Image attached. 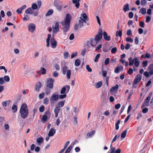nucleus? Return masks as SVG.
<instances>
[{
    "label": "nucleus",
    "mask_w": 153,
    "mask_h": 153,
    "mask_svg": "<svg viewBox=\"0 0 153 153\" xmlns=\"http://www.w3.org/2000/svg\"><path fill=\"white\" fill-rule=\"evenodd\" d=\"M151 18L150 16H147L146 18V22L147 23H149L151 21Z\"/></svg>",
    "instance_id": "obj_49"
},
{
    "label": "nucleus",
    "mask_w": 153,
    "mask_h": 153,
    "mask_svg": "<svg viewBox=\"0 0 153 153\" xmlns=\"http://www.w3.org/2000/svg\"><path fill=\"white\" fill-rule=\"evenodd\" d=\"M20 115L23 119H25L28 116L29 114L28 108L26 103L22 104L19 110Z\"/></svg>",
    "instance_id": "obj_2"
},
{
    "label": "nucleus",
    "mask_w": 153,
    "mask_h": 153,
    "mask_svg": "<svg viewBox=\"0 0 153 153\" xmlns=\"http://www.w3.org/2000/svg\"><path fill=\"white\" fill-rule=\"evenodd\" d=\"M119 85H116L115 86L111 88L110 89V91L114 92L115 90H117L118 88Z\"/></svg>",
    "instance_id": "obj_25"
},
{
    "label": "nucleus",
    "mask_w": 153,
    "mask_h": 153,
    "mask_svg": "<svg viewBox=\"0 0 153 153\" xmlns=\"http://www.w3.org/2000/svg\"><path fill=\"white\" fill-rule=\"evenodd\" d=\"M3 79L4 81L6 82H9L10 80L9 77L8 76L6 75H5L4 76Z\"/></svg>",
    "instance_id": "obj_42"
},
{
    "label": "nucleus",
    "mask_w": 153,
    "mask_h": 153,
    "mask_svg": "<svg viewBox=\"0 0 153 153\" xmlns=\"http://www.w3.org/2000/svg\"><path fill=\"white\" fill-rule=\"evenodd\" d=\"M56 130L54 129V128H51L49 131L48 134V136L49 137L53 136L54 134L56 133Z\"/></svg>",
    "instance_id": "obj_14"
},
{
    "label": "nucleus",
    "mask_w": 153,
    "mask_h": 153,
    "mask_svg": "<svg viewBox=\"0 0 153 153\" xmlns=\"http://www.w3.org/2000/svg\"><path fill=\"white\" fill-rule=\"evenodd\" d=\"M102 82L101 81H99L97 83L96 85V88H100L102 85Z\"/></svg>",
    "instance_id": "obj_34"
},
{
    "label": "nucleus",
    "mask_w": 153,
    "mask_h": 153,
    "mask_svg": "<svg viewBox=\"0 0 153 153\" xmlns=\"http://www.w3.org/2000/svg\"><path fill=\"white\" fill-rule=\"evenodd\" d=\"M24 17L23 18V20L24 21H27L29 20V17L27 15H24Z\"/></svg>",
    "instance_id": "obj_51"
},
{
    "label": "nucleus",
    "mask_w": 153,
    "mask_h": 153,
    "mask_svg": "<svg viewBox=\"0 0 153 153\" xmlns=\"http://www.w3.org/2000/svg\"><path fill=\"white\" fill-rule=\"evenodd\" d=\"M38 7L37 5L36 4L33 3L32 5V8L33 10H36Z\"/></svg>",
    "instance_id": "obj_46"
},
{
    "label": "nucleus",
    "mask_w": 153,
    "mask_h": 153,
    "mask_svg": "<svg viewBox=\"0 0 153 153\" xmlns=\"http://www.w3.org/2000/svg\"><path fill=\"white\" fill-rule=\"evenodd\" d=\"M117 51V48L116 47H114L112 48L111 50V52L113 53H116Z\"/></svg>",
    "instance_id": "obj_58"
},
{
    "label": "nucleus",
    "mask_w": 153,
    "mask_h": 153,
    "mask_svg": "<svg viewBox=\"0 0 153 153\" xmlns=\"http://www.w3.org/2000/svg\"><path fill=\"white\" fill-rule=\"evenodd\" d=\"M51 46L53 48H55L57 45V42L54 37H52L51 40Z\"/></svg>",
    "instance_id": "obj_9"
},
{
    "label": "nucleus",
    "mask_w": 153,
    "mask_h": 153,
    "mask_svg": "<svg viewBox=\"0 0 153 153\" xmlns=\"http://www.w3.org/2000/svg\"><path fill=\"white\" fill-rule=\"evenodd\" d=\"M141 78L142 76L141 75L138 74L137 75L133 82V85L134 86V85H136L137 83L139 82L141 80Z\"/></svg>",
    "instance_id": "obj_7"
},
{
    "label": "nucleus",
    "mask_w": 153,
    "mask_h": 153,
    "mask_svg": "<svg viewBox=\"0 0 153 153\" xmlns=\"http://www.w3.org/2000/svg\"><path fill=\"white\" fill-rule=\"evenodd\" d=\"M54 82V80L52 78H49L47 80L46 85L47 86L49 87V88H53V85Z\"/></svg>",
    "instance_id": "obj_4"
},
{
    "label": "nucleus",
    "mask_w": 153,
    "mask_h": 153,
    "mask_svg": "<svg viewBox=\"0 0 153 153\" xmlns=\"http://www.w3.org/2000/svg\"><path fill=\"white\" fill-rule=\"evenodd\" d=\"M72 2L73 3L75 4V6L77 8H78L80 5V4L78 2L77 0H73Z\"/></svg>",
    "instance_id": "obj_26"
},
{
    "label": "nucleus",
    "mask_w": 153,
    "mask_h": 153,
    "mask_svg": "<svg viewBox=\"0 0 153 153\" xmlns=\"http://www.w3.org/2000/svg\"><path fill=\"white\" fill-rule=\"evenodd\" d=\"M133 72V70L131 68H130L129 69L127 73L129 74H132Z\"/></svg>",
    "instance_id": "obj_64"
},
{
    "label": "nucleus",
    "mask_w": 153,
    "mask_h": 153,
    "mask_svg": "<svg viewBox=\"0 0 153 153\" xmlns=\"http://www.w3.org/2000/svg\"><path fill=\"white\" fill-rule=\"evenodd\" d=\"M45 96V93L43 92L41 94H40L39 95V98L40 99H41L44 97Z\"/></svg>",
    "instance_id": "obj_54"
},
{
    "label": "nucleus",
    "mask_w": 153,
    "mask_h": 153,
    "mask_svg": "<svg viewBox=\"0 0 153 153\" xmlns=\"http://www.w3.org/2000/svg\"><path fill=\"white\" fill-rule=\"evenodd\" d=\"M66 90V87H63L62 88V89L60 91L61 94H64Z\"/></svg>",
    "instance_id": "obj_55"
},
{
    "label": "nucleus",
    "mask_w": 153,
    "mask_h": 153,
    "mask_svg": "<svg viewBox=\"0 0 153 153\" xmlns=\"http://www.w3.org/2000/svg\"><path fill=\"white\" fill-rule=\"evenodd\" d=\"M67 96L66 94H64L63 95H59V98L60 99H63L65 98Z\"/></svg>",
    "instance_id": "obj_61"
},
{
    "label": "nucleus",
    "mask_w": 153,
    "mask_h": 153,
    "mask_svg": "<svg viewBox=\"0 0 153 153\" xmlns=\"http://www.w3.org/2000/svg\"><path fill=\"white\" fill-rule=\"evenodd\" d=\"M147 3V1L146 0H142L141 1V5L144 6Z\"/></svg>",
    "instance_id": "obj_48"
},
{
    "label": "nucleus",
    "mask_w": 153,
    "mask_h": 153,
    "mask_svg": "<svg viewBox=\"0 0 153 153\" xmlns=\"http://www.w3.org/2000/svg\"><path fill=\"white\" fill-rule=\"evenodd\" d=\"M11 102V101L10 100H6L3 102L2 103V105L3 107H6L7 106V102H8V105H9Z\"/></svg>",
    "instance_id": "obj_30"
},
{
    "label": "nucleus",
    "mask_w": 153,
    "mask_h": 153,
    "mask_svg": "<svg viewBox=\"0 0 153 153\" xmlns=\"http://www.w3.org/2000/svg\"><path fill=\"white\" fill-rule=\"evenodd\" d=\"M55 93L53 94L50 98V101L51 104L53 103V100L57 101L59 99V95L55 94Z\"/></svg>",
    "instance_id": "obj_6"
},
{
    "label": "nucleus",
    "mask_w": 153,
    "mask_h": 153,
    "mask_svg": "<svg viewBox=\"0 0 153 153\" xmlns=\"http://www.w3.org/2000/svg\"><path fill=\"white\" fill-rule=\"evenodd\" d=\"M95 132V131L94 130L88 133L86 135V138H88L91 137L94 134Z\"/></svg>",
    "instance_id": "obj_22"
},
{
    "label": "nucleus",
    "mask_w": 153,
    "mask_h": 153,
    "mask_svg": "<svg viewBox=\"0 0 153 153\" xmlns=\"http://www.w3.org/2000/svg\"><path fill=\"white\" fill-rule=\"evenodd\" d=\"M69 55V53L68 52H65L63 53L64 58L65 59H66L68 58Z\"/></svg>",
    "instance_id": "obj_44"
},
{
    "label": "nucleus",
    "mask_w": 153,
    "mask_h": 153,
    "mask_svg": "<svg viewBox=\"0 0 153 153\" xmlns=\"http://www.w3.org/2000/svg\"><path fill=\"white\" fill-rule=\"evenodd\" d=\"M151 97L148 96L145 100L144 103L146 104V106H148L149 105V101L150 100Z\"/></svg>",
    "instance_id": "obj_24"
},
{
    "label": "nucleus",
    "mask_w": 153,
    "mask_h": 153,
    "mask_svg": "<svg viewBox=\"0 0 153 153\" xmlns=\"http://www.w3.org/2000/svg\"><path fill=\"white\" fill-rule=\"evenodd\" d=\"M123 10L125 12H126L130 10L129 8V4L128 3H127L124 5L123 7Z\"/></svg>",
    "instance_id": "obj_20"
},
{
    "label": "nucleus",
    "mask_w": 153,
    "mask_h": 153,
    "mask_svg": "<svg viewBox=\"0 0 153 153\" xmlns=\"http://www.w3.org/2000/svg\"><path fill=\"white\" fill-rule=\"evenodd\" d=\"M115 148L113 147L111 148V151L109 153H121V150L120 149H118L115 150Z\"/></svg>",
    "instance_id": "obj_10"
},
{
    "label": "nucleus",
    "mask_w": 153,
    "mask_h": 153,
    "mask_svg": "<svg viewBox=\"0 0 153 153\" xmlns=\"http://www.w3.org/2000/svg\"><path fill=\"white\" fill-rule=\"evenodd\" d=\"M100 56V54H98L95 56V59H94V61L95 62H97L98 61V59Z\"/></svg>",
    "instance_id": "obj_41"
},
{
    "label": "nucleus",
    "mask_w": 153,
    "mask_h": 153,
    "mask_svg": "<svg viewBox=\"0 0 153 153\" xmlns=\"http://www.w3.org/2000/svg\"><path fill=\"white\" fill-rule=\"evenodd\" d=\"M26 6L25 5H24L23 6H22L21 7H20L18 9L16 10V12L19 14H21L22 13V10L26 8Z\"/></svg>",
    "instance_id": "obj_19"
},
{
    "label": "nucleus",
    "mask_w": 153,
    "mask_h": 153,
    "mask_svg": "<svg viewBox=\"0 0 153 153\" xmlns=\"http://www.w3.org/2000/svg\"><path fill=\"white\" fill-rule=\"evenodd\" d=\"M59 106L60 107L61 106V107H63L64 105V102L62 101H61L60 102H59L58 103Z\"/></svg>",
    "instance_id": "obj_56"
},
{
    "label": "nucleus",
    "mask_w": 153,
    "mask_h": 153,
    "mask_svg": "<svg viewBox=\"0 0 153 153\" xmlns=\"http://www.w3.org/2000/svg\"><path fill=\"white\" fill-rule=\"evenodd\" d=\"M50 109H48L45 112V114L44 115H45V116H46L47 117L49 116L50 117Z\"/></svg>",
    "instance_id": "obj_39"
},
{
    "label": "nucleus",
    "mask_w": 153,
    "mask_h": 153,
    "mask_svg": "<svg viewBox=\"0 0 153 153\" xmlns=\"http://www.w3.org/2000/svg\"><path fill=\"white\" fill-rule=\"evenodd\" d=\"M123 67L122 66H117L114 69V72L116 73H118L120 71H122L123 69Z\"/></svg>",
    "instance_id": "obj_17"
},
{
    "label": "nucleus",
    "mask_w": 153,
    "mask_h": 153,
    "mask_svg": "<svg viewBox=\"0 0 153 153\" xmlns=\"http://www.w3.org/2000/svg\"><path fill=\"white\" fill-rule=\"evenodd\" d=\"M72 148V146L70 145L67 148L65 153H69Z\"/></svg>",
    "instance_id": "obj_37"
},
{
    "label": "nucleus",
    "mask_w": 153,
    "mask_h": 153,
    "mask_svg": "<svg viewBox=\"0 0 153 153\" xmlns=\"http://www.w3.org/2000/svg\"><path fill=\"white\" fill-rule=\"evenodd\" d=\"M40 71H38L37 72V73L38 74H39L40 72L42 74H45L46 73V69L43 67H41L40 69Z\"/></svg>",
    "instance_id": "obj_21"
},
{
    "label": "nucleus",
    "mask_w": 153,
    "mask_h": 153,
    "mask_svg": "<svg viewBox=\"0 0 153 153\" xmlns=\"http://www.w3.org/2000/svg\"><path fill=\"white\" fill-rule=\"evenodd\" d=\"M104 39L106 41H109L111 40V37L108 36L107 34L105 31H104L103 33Z\"/></svg>",
    "instance_id": "obj_12"
},
{
    "label": "nucleus",
    "mask_w": 153,
    "mask_h": 153,
    "mask_svg": "<svg viewBox=\"0 0 153 153\" xmlns=\"http://www.w3.org/2000/svg\"><path fill=\"white\" fill-rule=\"evenodd\" d=\"M82 17L83 18L85 19V20H86L87 21H88V16L86 15V14L85 13H84L82 14Z\"/></svg>",
    "instance_id": "obj_52"
},
{
    "label": "nucleus",
    "mask_w": 153,
    "mask_h": 153,
    "mask_svg": "<svg viewBox=\"0 0 153 153\" xmlns=\"http://www.w3.org/2000/svg\"><path fill=\"white\" fill-rule=\"evenodd\" d=\"M60 107L59 106H57L54 108V112L55 113V117H57L58 116V113L60 110Z\"/></svg>",
    "instance_id": "obj_11"
},
{
    "label": "nucleus",
    "mask_w": 153,
    "mask_h": 153,
    "mask_svg": "<svg viewBox=\"0 0 153 153\" xmlns=\"http://www.w3.org/2000/svg\"><path fill=\"white\" fill-rule=\"evenodd\" d=\"M127 129H126L122 133L121 135V137L122 138H124L126 137L127 134Z\"/></svg>",
    "instance_id": "obj_32"
},
{
    "label": "nucleus",
    "mask_w": 153,
    "mask_h": 153,
    "mask_svg": "<svg viewBox=\"0 0 153 153\" xmlns=\"http://www.w3.org/2000/svg\"><path fill=\"white\" fill-rule=\"evenodd\" d=\"M48 98L47 97L45 98L43 100V103L45 105H47L48 103Z\"/></svg>",
    "instance_id": "obj_59"
},
{
    "label": "nucleus",
    "mask_w": 153,
    "mask_h": 153,
    "mask_svg": "<svg viewBox=\"0 0 153 153\" xmlns=\"http://www.w3.org/2000/svg\"><path fill=\"white\" fill-rule=\"evenodd\" d=\"M53 33V34H56L59 30V22H56L55 23V26L52 25Z\"/></svg>",
    "instance_id": "obj_5"
},
{
    "label": "nucleus",
    "mask_w": 153,
    "mask_h": 153,
    "mask_svg": "<svg viewBox=\"0 0 153 153\" xmlns=\"http://www.w3.org/2000/svg\"><path fill=\"white\" fill-rule=\"evenodd\" d=\"M45 109V107L44 105L41 106L39 108V111L41 112H43Z\"/></svg>",
    "instance_id": "obj_53"
},
{
    "label": "nucleus",
    "mask_w": 153,
    "mask_h": 153,
    "mask_svg": "<svg viewBox=\"0 0 153 153\" xmlns=\"http://www.w3.org/2000/svg\"><path fill=\"white\" fill-rule=\"evenodd\" d=\"M109 62V59L108 58H107L105 60L104 64L105 65H108Z\"/></svg>",
    "instance_id": "obj_60"
},
{
    "label": "nucleus",
    "mask_w": 153,
    "mask_h": 153,
    "mask_svg": "<svg viewBox=\"0 0 153 153\" xmlns=\"http://www.w3.org/2000/svg\"><path fill=\"white\" fill-rule=\"evenodd\" d=\"M25 13L26 14H31L33 13V11L31 8H29L27 9L25 11Z\"/></svg>",
    "instance_id": "obj_28"
},
{
    "label": "nucleus",
    "mask_w": 153,
    "mask_h": 153,
    "mask_svg": "<svg viewBox=\"0 0 153 153\" xmlns=\"http://www.w3.org/2000/svg\"><path fill=\"white\" fill-rule=\"evenodd\" d=\"M43 141V139L42 137L39 138L37 140V142L39 144L41 143Z\"/></svg>",
    "instance_id": "obj_43"
},
{
    "label": "nucleus",
    "mask_w": 153,
    "mask_h": 153,
    "mask_svg": "<svg viewBox=\"0 0 153 153\" xmlns=\"http://www.w3.org/2000/svg\"><path fill=\"white\" fill-rule=\"evenodd\" d=\"M55 6L56 7L57 9L58 10H62V6L58 4H56L55 5Z\"/></svg>",
    "instance_id": "obj_57"
},
{
    "label": "nucleus",
    "mask_w": 153,
    "mask_h": 153,
    "mask_svg": "<svg viewBox=\"0 0 153 153\" xmlns=\"http://www.w3.org/2000/svg\"><path fill=\"white\" fill-rule=\"evenodd\" d=\"M28 31L31 33H33L36 28L35 25L33 23H30L28 25Z\"/></svg>",
    "instance_id": "obj_8"
},
{
    "label": "nucleus",
    "mask_w": 153,
    "mask_h": 153,
    "mask_svg": "<svg viewBox=\"0 0 153 153\" xmlns=\"http://www.w3.org/2000/svg\"><path fill=\"white\" fill-rule=\"evenodd\" d=\"M146 9L145 8L142 7L140 10L139 12L143 15H144L146 13Z\"/></svg>",
    "instance_id": "obj_29"
},
{
    "label": "nucleus",
    "mask_w": 153,
    "mask_h": 153,
    "mask_svg": "<svg viewBox=\"0 0 153 153\" xmlns=\"http://www.w3.org/2000/svg\"><path fill=\"white\" fill-rule=\"evenodd\" d=\"M48 119V117L46 116L45 115H43L42 116V120L43 122L46 121Z\"/></svg>",
    "instance_id": "obj_45"
},
{
    "label": "nucleus",
    "mask_w": 153,
    "mask_h": 153,
    "mask_svg": "<svg viewBox=\"0 0 153 153\" xmlns=\"http://www.w3.org/2000/svg\"><path fill=\"white\" fill-rule=\"evenodd\" d=\"M148 61L147 60L143 61L142 62V65L143 67H146L147 65Z\"/></svg>",
    "instance_id": "obj_62"
},
{
    "label": "nucleus",
    "mask_w": 153,
    "mask_h": 153,
    "mask_svg": "<svg viewBox=\"0 0 153 153\" xmlns=\"http://www.w3.org/2000/svg\"><path fill=\"white\" fill-rule=\"evenodd\" d=\"M80 64V60L77 59L75 60V65L77 66H79Z\"/></svg>",
    "instance_id": "obj_35"
},
{
    "label": "nucleus",
    "mask_w": 153,
    "mask_h": 153,
    "mask_svg": "<svg viewBox=\"0 0 153 153\" xmlns=\"http://www.w3.org/2000/svg\"><path fill=\"white\" fill-rule=\"evenodd\" d=\"M126 41L128 42H130L131 43H132L133 42V39L131 37H127L126 38Z\"/></svg>",
    "instance_id": "obj_50"
},
{
    "label": "nucleus",
    "mask_w": 153,
    "mask_h": 153,
    "mask_svg": "<svg viewBox=\"0 0 153 153\" xmlns=\"http://www.w3.org/2000/svg\"><path fill=\"white\" fill-rule=\"evenodd\" d=\"M96 41L95 39H91L90 41V44L92 46L94 47L98 43Z\"/></svg>",
    "instance_id": "obj_23"
},
{
    "label": "nucleus",
    "mask_w": 153,
    "mask_h": 153,
    "mask_svg": "<svg viewBox=\"0 0 153 153\" xmlns=\"http://www.w3.org/2000/svg\"><path fill=\"white\" fill-rule=\"evenodd\" d=\"M71 74V71L70 70H67L66 73V76L68 79H69L70 78V76Z\"/></svg>",
    "instance_id": "obj_33"
},
{
    "label": "nucleus",
    "mask_w": 153,
    "mask_h": 153,
    "mask_svg": "<svg viewBox=\"0 0 153 153\" xmlns=\"http://www.w3.org/2000/svg\"><path fill=\"white\" fill-rule=\"evenodd\" d=\"M122 35V30L117 31L116 32V35L117 36H119L121 37Z\"/></svg>",
    "instance_id": "obj_38"
},
{
    "label": "nucleus",
    "mask_w": 153,
    "mask_h": 153,
    "mask_svg": "<svg viewBox=\"0 0 153 153\" xmlns=\"http://www.w3.org/2000/svg\"><path fill=\"white\" fill-rule=\"evenodd\" d=\"M120 120H119L117 121V122L115 124V127H116V130H118L119 129V124H120Z\"/></svg>",
    "instance_id": "obj_40"
},
{
    "label": "nucleus",
    "mask_w": 153,
    "mask_h": 153,
    "mask_svg": "<svg viewBox=\"0 0 153 153\" xmlns=\"http://www.w3.org/2000/svg\"><path fill=\"white\" fill-rule=\"evenodd\" d=\"M42 87V84L41 82H39L35 85V90L37 92L39 91L40 88Z\"/></svg>",
    "instance_id": "obj_15"
},
{
    "label": "nucleus",
    "mask_w": 153,
    "mask_h": 153,
    "mask_svg": "<svg viewBox=\"0 0 153 153\" xmlns=\"http://www.w3.org/2000/svg\"><path fill=\"white\" fill-rule=\"evenodd\" d=\"M71 19V16L69 13H68L66 15L64 21H62L61 22L62 25L63 26V32L65 35L66 34V32L69 28Z\"/></svg>",
    "instance_id": "obj_1"
},
{
    "label": "nucleus",
    "mask_w": 153,
    "mask_h": 153,
    "mask_svg": "<svg viewBox=\"0 0 153 153\" xmlns=\"http://www.w3.org/2000/svg\"><path fill=\"white\" fill-rule=\"evenodd\" d=\"M152 10L150 8H149L147 10V13L149 15H151L152 13Z\"/></svg>",
    "instance_id": "obj_63"
},
{
    "label": "nucleus",
    "mask_w": 153,
    "mask_h": 153,
    "mask_svg": "<svg viewBox=\"0 0 153 153\" xmlns=\"http://www.w3.org/2000/svg\"><path fill=\"white\" fill-rule=\"evenodd\" d=\"M79 25L80 27H82L83 26V20H79Z\"/></svg>",
    "instance_id": "obj_47"
},
{
    "label": "nucleus",
    "mask_w": 153,
    "mask_h": 153,
    "mask_svg": "<svg viewBox=\"0 0 153 153\" xmlns=\"http://www.w3.org/2000/svg\"><path fill=\"white\" fill-rule=\"evenodd\" d=\"M129 61V64L127 61L125 62V66L127 67L128 66V65L129 66H132L134 64L135 66L136 67H138L140 65V61L138 58L137 57L133 59L132 57H130L128 59Z\"/></svg>",
    "instance_id": "obj_3"
},
{
    "label": "nucleus",
    "mask_w": 153,
    "mask_h": 153,
    "mask_svg": "<svg viewBox=\"0 0 153 153\" xmlns=\"http://www.w3.org/2000/svg\"><path fill=\"white\" fill-rule=\"evenodd\" d=\"M53 10H49L48 11V12L45 15L46 16H50L53 14Z\"/></svg>",
    "instance_id": "obj_36"
},
{
    "label": "nucleus",
    "mask_w": 153,
    "mask_h": 153,
    "mask_svg": "<svg viewBox=\"0 0 153 153\" xmlns=\"http://www.w3.org/2000/svg\"><path fill=\"white\" fill-rule=\"evenodd\" d=\"M12 109L13 112L15 113L16 112L17 110V107L15 104H13L12 107Z\"/></svg>",
    "instance_id": "obj_27"
},
{
    "label": "nucleus",
    "mask_w": 153,
    "mask_h": 153,
    "mask_svg": "<svg viewBox=\"0 0 153 153\" xmlns=\"http://www.w3.org/2000/svg\"><path fill=\"white\" fill-rule=\"evenodd\" d=\"M102 35L97 34L95 36L94 39L98 43H99L100 40L102 39Z\"/></svg>",
    "instance_id": "obj_18"
},
{
    "label": "nucleus",
    "mask_w": 153,
    "mask_h": 153,
    "mask_svg": "<svg viewBox=\"0 0 153 153\" xmlns=\"http://www.w3.org/2000/svg\"><path fill=\"white\" fill-rule=\"evenodd\" d=\"M53 88H49V87L46 86L45 89V91L46 94L47 95H49L51 93V90H52Z\"/></svg>",
    "instance_id": "obj_13"
},
{
    "label": "nucleus",
    "mask_w": 153,
    "mask_h": 153,
    "mask_svg": "<svg viewBox=\"0 0 153 153\" xmlns=\"http://www.w3.org/2000/svg\"><path fill=\"white\" fill-rule=\"evenodd\" d=\"M68 67L66 66L63 67L62 70L63 74L64 75L65 74L66 71H67L68 70Z\"/></svg>",
    "instance_id": "obj_31"
},
{
    "label": "nucleus",
    "mask_w": 153,
    "mask_h": 153,
    "mask_svg": "<svg viewBox=\"0 0 153 153\" xmlns=\"http://www.w3.org/2000/svg\"><path fill=\"white\" fill-rule=\"evenodd\" d=\"M148 70L149 71L150 75L153 74V63L150 64L148 68Z\"/></svg>",
    "instance_id": "obj_16"
}]
</instances>
